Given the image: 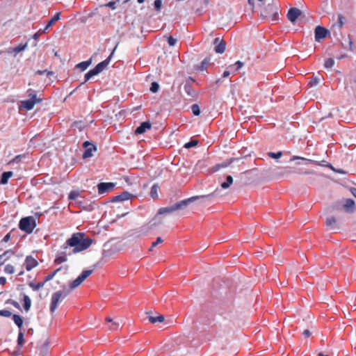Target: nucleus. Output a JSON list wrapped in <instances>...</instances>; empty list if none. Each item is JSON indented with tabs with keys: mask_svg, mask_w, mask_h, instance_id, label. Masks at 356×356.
Instances as JSON below:
<instances>
[{
	"mask_svg": "<svg viewBox=\"0 0 356 356\" xmlns=\"http://www.w3.org/2000/svg\"><path fill=\"white\" fill-rule=\"evenodd\" d=\"M325 224L332 229H335L337 228V220L336 218L333 216L327 218Z\"/></svg>",
	"mask_w": 356,
	"mask_h": 356,
	"instance_id": "aec40b11",
	"label": "nucleus"
},
{
	"mask_svg": "<svg viewBox=\"0 0 356 356\" xmlns=\"http://www.w3.org/2000/svg\"><path fill=\"white\" fill-rule=\"evenodd\" d=\"M154 6L156 10H159L162 6L161 0H155L154 2Z\"/></svg>",
	"mask_w": 356,
	"mask_h": 356,
	"instance_id": "de8ad7c7",
	"label": "nucleus"
},
{
	"mask_svg": "<svg viewBox=\"0 0 356 356\" xmlns=\"http://www.w3.org/2000/svg\"><path fill=\"white\" fill-rule=\"evenodd\" d=\"M234 66H236L235 71H238L243 66V63L238 60L234 63Z\"/></svg>",
	"mask_w": 356,
	"mask_h": 356,
	"instance_id": "3c124183",
	"label": "nucleus"
},
{
	"mask_svg": "<svg viewBox=\"0 0 356 356\" xmlns=\"http://www.w3.org/2000/svg\"><path fill=\"white\" fill-rule=\"evenodd\" d=\"M301 13V10L298 8H290L287 13V18L290 22H295Z\"/></svg>",
	"mask_w": 356,
	"mask_h": 356,
	"instance_id": "9b49d317",
	"label": "nucleus"
},
{
	"mask_svg": "<svg viewBox=\"0 0 356 356\" xmlns=\"http://www.w3.org/2000/svg\"><path fill=\"white\" fill-rule=\"evenodd\" d=\"M163 239L161 237H158L156 240V241L153 242L152 244V246L149 248V251H152L153 248L156 247L158 244L163 243Z\"/></svg>",
	"mask_w": 356,
	"mask_h": 356,
	"instance_id": "79ce46f5",
	"label": "nucleus"
},
{
	"mask_svg": "<svg viewBox=\"0 0 356 356\" xmlns=\"http://www.w3.org/2000/svg\"><path fill=\"white\" fill-rule=\"evenodd\" d=\"M268 155L270 158L277 159H280L282 156V152H278L277 153L268 152Z\"/></svg>",
	"mask_w": 356,
	"mask_h": 356,
	"instance_id": "58836bf2",
	"label": "nucleus"
},
{
	"mask_svg": "<svg viewBox=\"0 0 356 356\" xmlns=\"http://www.w3.org/2000/svg\"><path fill=\"white\" fill-rule=\"evenodd\" d=\"M184 90L189 96L193 97L195 95V91L192 89L191 85L189 84H186L184 86Z\"/></svg>",
	"mask_w": 356,
	"mask_h": 356,
	"instance_id": "f704fd0d",
	"label": "nucleus"
},
{
	"mask_svg": "<svg viewBox=\"0 0 356 356\" xmlns=\"http://www.w3.org/2000/svg\"><path fill=\"white\" fill-rule=\"evenodd\" d=\"M44 285V282H39L38 284H34L33 282H31L29 283V286L34 291H38L40 289H41L42 287H43V286Z\"/></svg>",
	"mask_w": 356,
	"mask_h": 356,
	"instance_id": "c85d7f7f",
	"label": "nucleus"
},
{
	"mask_svg": "<svg viewBox=\"0 0 356 356\" xmlns=\"http://www.w3.org/2000/svg\"><path fill=\"white\" fill-rule=\"evenodd\" d=\"M314 33L316 41L319 42L321 39H323L327 36L328 31L324 27L318 26L315 29Z\"/></svg>",
	"mask_w": 356,
	"mask_h": 356,
	"instance_id": "1a4fd4ad",
	"label": "nucleus"
},
{
	"mask_svg": "<svg viewBox=\"0 0 356 356\" xmlns=\"http://www.w3.org/2000/svg\"><path fill=\"white\" fill-rule=\"evenodd\" d=\"M177 42V39L174 38L172 36H170L168 38V43L170 46H175Z\"/></svg>",
	"mask_w": 356,
	"mask_h": 356,
	"instance_id": "09e8293b",
	"label": "nucleus"
},
{
	"mask_svg": "<svg viewBox=\"0 0 356 356\" xmlns=\"http://www.w3.org/2000/svg\"><path fill=\"white\" fill-rule=\"evenodd\" d=\"M229 74H230L229 71H227V70H226V71H225V72H223V74H222V77H223V78H226V77H227Z\"/></svg>",
	"mask_w": 356,
	"mask_h": 356,
	"instance_id": "052dcab7",
	"label": "nucleus"
},
{
	"mask_svg": "<svg viewBox=\"0 0 356 356\" xmlns=\"http://www.w3.org/2000/svg\"><path fill=\"white\" fill-rule=\"evenodd\" d=\"M4 272L7 274H13L15 272L14 266L11 264H7L4 268Z\"/></svg>",
	"mask_w": 356,
	"mask_h": 356,
	"instance_id": "4c0bfd02",
	"label": "nucleus"
},
{
	"mask_svg": "<svg viewBox=\"0 0 356 356\" xmlns=\"http://www.w3.org/2000/svg\"><path fill=\"white\" fill-rule=\"evenodd\" d=\"M36 103H38L36 101L32 99L22 101L20 102L19 109L24 108L26 111H30L33 108Z\"/></svg>",
	"mask_w": 356,
	"mask_h": 356,
	"instance_id": "2eb2a0df",
	"label": "nucleus"
},
{
	"mask_svg": "<svg viewBox=\"0 0 356 356\" xmlns=\"http://www.w3.org/2000/svg\"><path fill=\"white\" fill-rule=\"evenodd\" d=\"M70 290L63 289L58 291L52 294L51 301L50 305V312L54 313L58 307V304L68 296Z\"/></svg>",
	"mask_w": 356,
	"mask_h": 356,
	"instance_id": "20e7f679",
	"label": "nucleus"
},
{
	"mask_svg": "<svg viewBox=\"0 0 356 356\" xmlns=\"http://www.w3.org/2000/svg\"><path fill=\"white\" fill-rule=\"evenodd\" d=\"M92 243V240L85 237L83 233L78 232L74 234L71 238L67 239L65 244L61 247L63 250H67L68 247L74 248L69 254H75L88 249Z\"/></svg>",
	"mask_w": 356,
	"mask_h": 356,
	"instance_id": "f03ea898",
	"label": "nucleus"
},
{
	"mask_svg": "<svg viewBox=\"0 0 356 356\" xmlns=\"http://www.w3.org/2000/svg\"><path fill=\"white\" fill-rule=\"evenodd\" d=\"M31 300L30 298L28 296L24 295V309L26 311L29 310V309L31 307Z\"/></svg>",
	"mask_w": 356,
	"mask_h": 356,
	"instance_id": "cd10ccee",
	"label": "nucleus"
},
{
	"mask_svg": "<svg viewBox=\"0 0 356 356\" xmlns=\"http://www.w3.org/2000/svg\"><path fill=\"white\" fill-rule=\"evenodd\" d=\"M60 19V13H57L47 23L46 29H48L54 25L55 22Z\"/></svg>",
	"mask_w": 356,
	"mask_h": 356,
	"instance_id": "5701e85b",
	"label": "nucleus"
},
{
	"mask_svg": "<svg viewBox=\"0 0 356 356\" xmlns=\"http://www.w3.org/2000/svg\"><path fill=\"white\" fill-rule=\"evenodd\" d=\"M83 147L86 148L83 154V159L91 157L92 156V151L96 150V147L92 144L90 143L88 141H86L83 143Z\"/></svg>",
	"mask_w": 356,
	"mask_h": 356,
	"instance_id": "f8f14e48",
	"label": "nucleus"
},
{
	"mask_svg": "<svg viewBox=\"0 0 356 356\" xmlns=\"http://www.w3.org/2000/svg\"><path fill=\"white\" fill-rule=\"evenodd\" d=\"M115 184L111 182H102L97 185L99 194H104L113 189Z\"/></svg>",
	"mask_w": 356,
	"mask_h": 356,
	"instance_id": "6e6552de",
	"label": "nucleus"
},
{
	"mask_svg": "<svg viewBox=\"0 0 356 356\" xmlns=\"http://www.w3.org/2000/svg\"><path fill=\"white\" fill-rule=\"evenodd\" d=\"M115 3H116V1H110V2H108V3H106V4L105 5V6H106V7H109V8H111V9L115 10Z\"/></svg>",
	"mask_w": 356,
	"mask_h": 356,
	"instance_id": "603ef678",
	"label": "nucleus"
},
{
	"mask_svg": "<svg viewBox=\"0 0 356 356\" xmlns=\"http://www.w3.org/2000/svg\"><path fill=\"white\" fill-rule=\"evenodd\" d=\"M26 157L25 154H19L15 156L14 159H13L9 163L10 164H14V163H20L22 159H24Z\"/></svg>",
	"mask_w": 356,
	"mask_h": 356,
	"instance_id": "2f4dec72",
	"label": "nucleus"
},
{
	"mask_svg": "<svg viewBox=\"0 0 356 356\" xmlns=\"http://www.w3.org/2000/svg\"><path fill=\"white\" fill-rule=\"evenodd\" d=\"M28 47V43L26 42L24 44H20L15 47H10L6 50V53L8 54L13 55L14 57H16L19 53L24 51Z\"/></svg>",
	"mask_w": 356,
	"mask_h": 356,
	"instance_id": "0eeeda50",
	"label": "nucleus"
},
{
	"mask_svg": "<svg viewBox=\"0 0 356 356\" xmlns=\"http://www.w3.org/2000/svg\"><path fill=\"white\" fill-rule=\"evenodd\" d=\"M13 173L11 171L4 172L1 176L0 184H6L8 181V179L13 176Z\"/></svg>",
	"mask_w": 356,
	"mask_h": 356,
	"instance_id": "6ab92c4d",
	"label": "nucleus"
},
{
	"mask_svg": "<svg viewBox=\"0 0 356 356\" xmlns=\"http://www.w3.org/2000/svg\"><path fill=\"white\" fill-rule=\"evenodd\" d=\"M319 83V79L318 77H312L309 84L311 87L316 86Z\"/></svg>",
	"mask_w": 356,
	"mask_h": 356,
	"instance_id": "c03bdc74",
	"label": "nucleus"
},
{
	"mask_svg": "<svg viewBox=\"0 0 356 356\" xmlns=\"http://www.w3.org/2000/svg\"><path fill=\"white\" fill-rule=\"evenodd\" d=\"M38 265V261L31 255L27 256L25 259L24 266L26 270L30 271Z\"/></svg>",
	"mask_w": 356,
	"mask_h": 356,
	"instance_id": "9d476101",
	"label": "nucleus"
},
{
	"mask_svg": "<svg viewBox=\"0 0 356 356\" xmlns=\"http://www.w3.org/2000/svg\"><path fill=\"white\" fill-rule=\"evenodd\" d=\"M92 270H83L80 275H79L72 282H71L70 285V290L78 287L88 277L92 274Z\"/></svg>",
	"mask_w": 356,
	"mask_h": 356,
	"instance_id": "423d86ee",
	"label": "nucleus"
},
{
	"mask_svg": "<svg viewBox=\"0 0 356 356\" xmlns=\"http://www.w3.org/2000/svg\"><path fill=\"white\" fill-rule=\"evenodd\" d=\"M233 183V178L231 175H228L226 177V181L221 184V187L226 189Z\"/></svg>",
	"mask_w": 356,
	"mask_h": 356,
	"instance_id": "bb28decb",
	"label": "nucleus"
},
{
	"mask_svg": "<svg viewBox=\"0 0 356 356\" xmlns=\"http://www.w3.org/2000/svg\"><path fill=\"white\" fill-rule=\"evenodd\" d=\"M91 62V58L88 60L81 62L76 65V67L80 69L81 71H84L90 65Z\"/></svg>",
	"mask_w": 356,
	"mask_h": 356,
	"instance_id": "412c9836",
	"label": "nucleus"
},
{
	"mask_svg": "<svg viewBox=\"0 0 356 356\" xmlns=\"http://www.w3.org/2000/svg\"><path fill=\"white\" fill-rule=\"evenodd\" d=\"M40 35V31H38L37 33H35L33 35V39L37 40L39 38Z\"/></svg>",
	"mask_w": 356,
	"mask_h": 356,
	"instance_id": "bf43d9fd",
	"label": "nucleus"
},
{
	"mask_svg": "<svg viewBox=\"0 0 356 356\" xmlns=\"http://www.w3.org/2000/svg\"><path fill=\"white\" fill-rule=\"evenodd\" d=\"M351 193L353 194V195L356 197V188H353L351 189Z\"/></svg>",
	"mask_w": 356,
	"mask_h": 356,
	"instance_id": "680f3d73",
	"label": "nucleus"
},
{
	"mask_svg": "<svg viewBox=\"0 0 356 356\" xmlns=\"http://www.w3.org/2000/svg\"><path fill=\"white\" fill-rule=\"evenodd\" d=\"M47 29H46V27L44 29H40L38 31H40V35L43 33H44Z\"/></svg>",
	"mask_w": 356,
	"mask_h": 356,
	"instance_id": "69168bd1",
	"label": "nucleus"
},
{
	"mask_svg": "<svg viewBox=\"0 0 356 356\" xmlns=\"http://www.w3.org/2000/svg\"><path fill=\"white\" fill-rule=\"evenodd\" d=\"M12 315V313L9 310L3 309L0 310V316L4 317H10Z\"/></svg>",
	"mask_w": 356,
	"mask_h": 356,
	"instance_id": "37998d69",
	"label": "nucleus"
},
{
	"mask_svg": "<svg viewBox=\"0 0 356 356\" xmlns=\"http://www.w3.org/2000/svg\"><path fill=\"white\" fill-rule=\"evenodd\" d=\"M117 48V45L114 47L112 52L111 53L110 56L104 60L98 63L95 68L90 70L85 74V81L84 82L88 81L90 80L92 76H96L99 74L100 72H102L104 70H105L107 66L109 65L111 58Z\"/></svg>",
	"mask_w": 356,
	"mask_h": 356,
	"instance_id": "7ed1b4c3",
	"label": "nucleus"
},
{
	"mask_svg": "<svg viewBox=\"0 0 356 356\" xmlns=\"http://www.w3.org/2000/svg\"><path fill=\"white\" fill-rule=\"evenodd\" d=\"M10 239V234L8 233L3 238L2 241L3 242H8Z\"/></svg>",
	"mask_w": 356,
	"mask_h": 356,
	"instance_id": "6e6d98bb",
	"label": "nucleus"
},
{
	"mask_svg": "<svg viewBox=\"0 0 356 356\" xmlns=\"http://www.w3.org/2000/svg\"><path fill=\"white\" fill-rule=\"evenodd\" d=\"M213 43L216 45L215 51L218 54H222L225 51L226 43L223 40H220L219 38H216L214 39Z\"/></svg>",
	"mask_w": 356,
	"mask_h": 356,
	"instance_id": "ddd939ff",
	"label": "nucleus"
},
{
	"mask_svg": "<svg viewBox=\"0 0 356 356\" xmlns=\"http://www.w3.org/2000/svg\"><path fill=\"white\" fill-rule=\"evenodd\" d=\"M106 321L107 322H109V323H112V322H113V319H112L111 317H107V318H106Z\"/></svg>",
	"mask_w": 356,
	"mask_h": 356,
	"instance_id": "0e129e2a",
	"label": "nucleus"
},
{
	"mask_svg": "<svg viewBox=\"0 0 356 356\" xmlns=\"http://www.w3.org/2000/svg\"><path fill=\"white\" fill-rule=\"evenodd\" d=\"M145 0H137L138 3H143Z\"/></svg>",
	"mask_w": 356,
	"mask_h": 356,
	"instance_id": "774afa93",
	"label": "nucleus"
},
{
	"mask_svg": "<svg viewBox=\"0 0 356 356\" xmlns=\"http://www.w3.org/2000/svg\"><path fill=\"white\" fill-rule=\"evenodd\" d=\"M334 65V60L333 58H327L325 60L324 67L325 68H332Z\"/></svg>",
	"mask_w": 356,
	"mask_h": 356,
	"instance_id": "c9c22d12",
	"label": "nucleus"
},
{
	"mask_svg": "<svg viewBox=\"0 0 356 356\" xmlns=\"http://www.w3.org/2000/svg\"><path fill=\"white\" fill-rule=\"evenodd\" d=\"M60 270V268L55 270L52 273H51L49 275H47L46 276L45 279H44V282L45 283L47 282H49V281L51 280Z\"/></svg>",
	"mask_w": 356,
	"mask_h": 356,
	"instance_id": "72a5a7b5",
	"label": "nucleus"
},
{
	"mask_svg": "<svg viewBox=\"0 0 356 356\" xmlns=\"http://www.w3.org/2000/svg\"><path fill=\"white\" fill-rule=\"evenodd\" d=\"M24 270H22V271H20V272L19 273L18 275H19V276H21V275H24Z\"/></svg>",
	"mask_w": 356,
	"mask_h": 356,
	"instance_id": "338daca9",
	"label": "nucleus"
},
{
	"mask_svg": "<svg viewBox=\"0 0 356 356\" xmlns=\"http://www.w3.org/2000/svg\"><path fill=\"white\" fill-rule=\"evenodd\" d=\"M35 227V218L33 216L22 218L19 222V228L27 234L32 233Z\"/></svg>",
	"mask_w": 356,
	"mask_h": 356,
	"instance_id": "39448f33",
	"label": "nucleus"
},
{
	"mask_svg": "<svg viewBox=\"0 0 356 356\" xmlns=\"http://www.w3.org/2000/svg\"><path fill=\"white\" fill-rule=\"evenodd\" d=\"M159 89V85L156 82H152L150 87V91L155 93L158 92Z\"/></svg>",
	"mask_w": 356,
	"mask_h": 356,
	"instance_id": "ea45409f",
	"label": "nucleus"
},
{
	"mask_svg": "<svg viewBox=\"0 0 356 356\" xmlns=\"http://www.w3.org/2000/svg\"><path fill=\"white\" fill-rule=\"evenodd\" d=\"M295 160H302V161H305L309 163H314V164H318V163L314 160H312V159H306V158H304V157H300V156H293L291 159V161H295Z\"/></svg>",
	"mask_w": 356,
	"mask_h": 356,
	"instance_id": "473e14b6",
	"label": "nucleus"
},
{
	"mask_svg": "<svg viewBox=\"0 0 356 356\" xmlns=\"http://www.w3.org/2000/svg\"><path fill=\"white\" fill-rule=\"evenodd\" d=\"M219 168H220V165H217L215 167H213V171L216 172V171H218L219 170Z\"/></svg>",
	"mask_w": 356,
	"mask_h": 356,
	"instance_id": "e2e57ef3",
	"label": "nucleus"
},
{
	"mask_svg": "<svg viewBox=\"0 0 356 356\" xmlns=\"http://www.w3.org/2000/svg\"><path fill=\"white\" fill-rule=\"evenodd\" d=\"M343 208L346 212L353 213L355 211V201L352 199L346 200Z\"/></svg>",
	"mask_w": 356,
	"mask_h": 356,
	"instance_id": "a211bd4d",
	"label": "nucleus"
},
{
	"mask_svg": "<svg viewBox=\"0 0 356 356\" xmlns=\"http://www.w3.org/2000/svg\"><path fill=\"white\" fill-rule=\"evenodd\" d=\"M17 341L19 344H22L24 341V334L22 332H19L17 337Z\"/></svg>",
	"mask_w": 356,
	"mask_h": 356,
	"instance_id": "864d4df0",
	"label": "nucleus"
},
{
	"mask_svg": "<svg viewBox=\"0 0 356 356\" xmlns=\"http://www.w3.org/2000/svg\"><path fill=\"white\" fill-rule=\"evenodd\" d=\"M302 334L305 337H309L311 335V332L309 330H305L303 331Z\"/></svg>",
	"mask_w": 356,
	"mask_h": 356,
	"instance_id": "5fc2aeb1",
	"label": "nucleus"
},
{
	"mask_svg": "<svg viewBox=\"0 0 356 356\" xmlns=\"http://www.w3.org/2000/svg\"><path fill=\"white\" fill-rule=\"evenodd\" d=\"M26 92L28 96L30 97L29 99L35 100L39 103L42 101V99L37 98L35 92L33 89H29Z\"/></svg>",
	"mask_w": 356,
	"mask_h": 356,
	"instance_id": "393cba45",
	"label": "nucleus"
},
{
	"mask_svg": "<svg viewBox=\"0 0 356 356\" xmlns=\"http://www.w3.org/2000/svg\"><path fill=\"white\" fill-rule=\"evenodd\" d=\"M131 197H133L132 194L129 193L127 191H124L121 194L113 197L112 199V202H123L129 200Z\"/></svg>",
	"mask_w": 356,
	"mask_h": 356,
	"instance_id": "dca6fc26",
	"label": "nucleus"
},
{
	"mask_svg": "<svg viewBox=\"0 0 356 356\" xmlns=\"http://www.w3.org/2000/svg\"><path fill=\"white\" fill-rule=\"evenodd\" d=\"M67 254H69V252H67V250H63V251L58 252L56 256L54 263L58 265L63 262H65L67 261Z\"/></svg>",
	"mask_w": 356,
	"mask_h": 356,
	"instance_id": "4468645a",
	"label": "nucleus"
},
{
	"mask_svg": "<svg viewBox=\"0 0 356 356\" xmlns=\"http://www.w3.org/2000/svg\"><path fill=\"white\" fill-rule=\"evenodd\" d=\"M338 18H339V22L340 24V26H342L343 23V17L342 15H339Z\"/></svg>",
	"mask_w": 356,
	"mask_h": 356,
	"instance_id": "13d9d810",
	"label": "nucleus"
},
{
	"mask_svg": "<svg viewBox=\"0 0 356 356\" xmlns=\"http://www.w3.org/2000/svg\"><path fill=\"white\" fill-rule=\"evenodd\" d=\"M200 197V196L191 197L186 200L177 202L172 206L160 208L158 211L157 215L147 225L142 227L143 230L145 232H148L149 231L161 225L162 223V220L158 217V215L169 214L175 211L181 209L184 207L187 206L189 203L194 202Z\"/></svg>",
	"mask_w": 356,
	"mask_h": 356,
	"instance_id": "f257e3e1",
	"label": "nucleus"
},
{
	"mask_svg": "<svg viewBox=\"0 0 356 356\" xmlns=\"http://www.w3.org/2000/svg\"><path fill=\"white\" fill-rule=\"evenodd\" d=\"M209 65V61L204 59L200 67V70H204L207 69V65Z\"/></svg>",
	"mask_w": 356,
	"mask_h": 356,
	"instance_id": "8fccbe9b",
	"label": "nucleus"
},
{
	"mask_svg": "<svg viewBox=\"0 0 356 356\" xmlns=\"http://www.w3.org/2000/svg\"><path fill=\"white\" fill-rule=\"evenodd\" d=\"M79 195V193L78 191H72L68 195V198L70 200H76Z\"/></svg>",
	"mask_w": 356,
	"mask_h": 356,
	"instance_id": "a19ab883",
	"label": "nucleus"
},
{
	"mask_svg": "<svg viewBox=\"0 0 356 356\" xmlns=\"http://www.w3.org/2000/svg\"><path fill=\"white\" fill-rule=\"evenodd\" d=\"M6 282V279L4 277H0V284L4 285Z\"/></svg>",
	"mask_w": 356,
	"mask_h": 356,
	"instance_id": "4d7b16f0",
	"label": "nucleus"
},
{
	"mask_svg": "<svg viewBox=\"0 0 356 356\" xmlns=\"http://www.w3.org/2000/svg\"><path fill=\"white\" fill-rule=\"evenodd\" d=\"M149 321L152 323H161L164 321V316L163 315H159L158 316H149Z\"/></svg>",
	"mask_w": 356,
	"mask_h": 356,
	"instance_id": "b1692460",
	"label": "nucleus"
},
{
	"mask_svg": "<svg viewBox=\"0 0 356 356\" xmlns=\"http://www.w3.org/2000/svg\"><path fill=\"white\" fill-rule=\"evenodd\" d=\"M14 252L12 250L5 251L2 254L0 255V260L3 261H6L11 255H13Z\"/></svg>",
	"mask_w": 356,
	"mask_h": 356,
	"instance_id": "c756f323",
	"label": "nucleus"
},
{
	"mask_svg": "<svg viewBox=\"0 0 356 356\" xmlns=\"http://www.w3.org/2000/svg\"><path fill=\"white\" fill-rule=\"evenodd\" d=\"M151 124L149 122H144L140 124L139 127L135 130L136 134H142L145 133L147 129H151Z\"/></svg>",
	"mask_w": 356,
	"mask_h": 356,
	"instance_id": "f3484780",
	"label": "nucleus"
},
{
	"mask_svg": "<svg viewBox=\"0 0 356 356\" xmlns=\"http://www.w3.org/2000/svg\"><path fill=\"white\" fill-rule=\"evenodd\" d=\"M13 320L14 323L17 325L18 327L21 328L23 325L22 318L17 314H14L13 316Z\"/></svg>",
	"mask_w": 356,
	"mask_h": 356,
	"instance_id": "a878e982",
	"label": "nucleus"
},
{
	"mask_svg": "<svg viewBox=\"0 0 356 356\" xmlns=\"http://www.w3.org/2000/svg\"><path fill=\"white\" fill-rule=\"evenodd\" d=\"M119 325L120 324L118 323L113 321L108 329L112 331L117 330L119 327Z\"/></svg>",
	"mask_w": 356,
	"mask_h": 356,
	"instance_id": "49530a36",
	"label": "nucleus"
},
{
	"mask_svg": "<svg viewBox=\"0 0 356 356\" xmlns=\"http://www.w3.org/2000/svg\"><path fill=\"white\" fill-rule=\"evenodd\" d=\"M191 111L194 115H199L200 114V109L197 104H194L191 106Z\"/></svg>",
	"mask_w": 356,
	"mask_h": 356,
	"instance_id": "e433bc0d",
	"label": "nucleus"
},
{
	"mask_svg": "<svg viewBox=\"0 0 356 356\" xmlns=\"http://www.w3.org/2000/svg\"><path fill=\"white\" fill-rule=\"evenodd\" d=\"M197 144V140H192L190 142L186 143L184 145V147H186V148H191L192 147L195 146Z\"/></svg>",
	"mask_w": 356,
	"mask_h": 356,
	"instance_id": "a18cd8bd",
	"label": "nucleus"
},
{
	"mask_svg": "<svg viewBox=\"0 0 356 356\" xmlns=\"http://www.w3.org/2000/svg\"><path fill=\"white\" fill-rule=\"evenodd\" d=\"M273 12V20H277L278 18L277 8L273 5H268L266 9V12Z\"/></svg>",
	"mask_w": 356,
	"mask_h": 356,
	"instance_id": "4be33fe9",
	"label": "nucleus"
},
{
	"mask_svg": "<svg viewBox=\"0 0 356 356\" xmlns=\"http://www.w3.org/2000/svg\"><path fill=\"white\" fill-rule=\"evenodd\" d=\"M158 189L159 186L156 184L153 185L150 190V195L153 199L158 197Z\"/></svg>",
	"mask_w": 356,
	"mask_h": 356,
	"instance_id": "7c9ffc66",
	"label": "nucleus"
}]
</instances>
